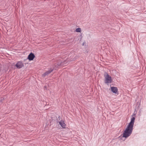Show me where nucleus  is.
<instances>
[{"label":"nucleus","mask_w":146,"mask_h":146,"mask_svg":"<svg viewBox=\"0 0 146 146\" xmlns=\"http://www.w3.org/2000/svg\"><path fill=\"white\" fill-rule=\"evenodd\" d=\"M135 120V118L134 117H133L131 118L130 122L123 132V137L127 138L131 135L133 130Z\"/></svg>","instance_id":"f257e3e1"},{"label":"nucleus","mask_w":146,"mask_h":146,"mask_svg":"<svg viewBox=\"0 0 146 146\" xmlns=\"http://www.w3.org/2000/svg\"><path fill=\"white\" fill-rule=\"evenodd\" d=\"M35 57V56L34 54L33 53H31L28 55L27 57V59H29L30 61L33 60Z\"/></svg>","instance_id":"20e7f679"},{"label":"nucleus","mask_w":146,"mask_h":146,"mask_svg":"<svg viewBox=\"0 0 146 146\" xmlns=\"http://www.w3.org/2000/svg\"><path fill=\"white\" fill-rule=\"evenodd\" d=\"M67 63V62L66 61V60H64L63 62H62L60 63V64H59V65H58V66H60L61 65H63V64H66Z\"/></svg>","instance_id":"1a4fd4ad"},{"label":"nucleus","mask_w":146,"mask_h":146,"mask_svg":"<svg viewBox=\"0 0 146 146\" xmlns=\"http://www.w3.org/2000/svg\"><path fill=\"white\" fill-rule=\"evenodd\" d=\"M59 124L63 128H65L66 127V124L63 121H61L59 122Z\"/></svg>","instance_id":"423d86ee"},{"label":"nucleus","mask_w":146,"mask_h":146,"mask_svg":"<svg viewBox=\"0 0 146 146\" xmlns=\"http://www.w3.org/2000/svg\"><path fill=\"white\" fill-rule=\"evenodd\" d=\"M53 70V69L50 68L48 71L45 72L44 74H43L42 76L44 77H45L46 75L49 74Z\"/></svg>","instance_id":"0eeeda50"},{"label":"nucleus","mask_w":146,"mask_h":146,"mask_svg":"<svg viewBox=\"0 0 146 146\" xmlns=\"http://www.w3.org/2000/svg\"><path fill=\"white\" fill-rule=\"evenodd\" d=\"M76 31L77 32L80 33L81 32V29L80 28H77L76 29Z\"/></svg>","instance_id":"6e6552de"},{"label":"nucleus","mask_w":146,"mask_h":146,"mask_svg":"<svg viewBox=\"0 0 146 146\" xmlns=\"http://www.w3.org/2000/svg\"><path fill=\"white\" fill-rule=\"evenodd\" d=\"M104 82L106 84H110L112 82V77L108 73H105L104 75Z\"/></svg>","instance_id":"f03ea898"},{"label":"nucleus","mask_w":146,"mask_h":146,"mask_svg":"<svg viewBox=\"0 0 146 146\" xmlns=\"http://www.w3.org/2000/svg\"><path fill=\"white\" fill-rule=\"evenodd\" d=\"M15 66L18 68L19 69L24 66V64L21 61H19L17 63Z\"/></svg>","instance_id":"7ed1b4c3"},{"label":"nucleus","mask_w":146,"mask_h":146,"mask_svg":"<svg viewBox=\"0 0 146 146\" xmlns=\"http://www.w3.org/2000/svg\"><path fill=\"white\" fill-rule=\"evenodd\" d=\"M111 91L115 94H117L118 92V89L117 87H111Z\"/></svg>","instance_id":"39448f33"}]
</instances>
